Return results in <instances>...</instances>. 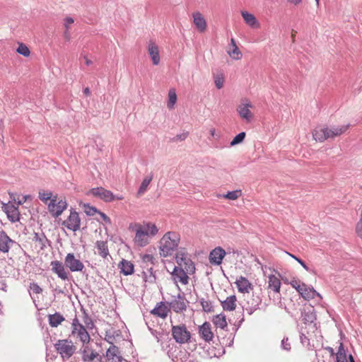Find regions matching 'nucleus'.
<instances>
[{"label":"nucleus","instance_id":"1","mask_svg":"<svg viewBox=\"0 0 362 362\" xmlns=\"http://www.w3.org/2000/svg\"><path fill=\"white\" fill-rule=\"evenodd\" d=\"M180 243V235L175 231L165 233L159 241L158 249L160 257L172 256L177 250Z\"/></svg>","mask_w":362,"mask_h":362},{"label":"nucleus","instance_id":"2","mask_svg":"<svg viewBox=\"0 0 362 362\" xmlns=\"http://www.w3.org/2000/svg\"><path fill=\"white\" fill-rule=\"evenodd\" d=\"M135 226L136 231L134 242L139 247H144L148 245L150 237L157 235L159 230L156 224L151 222H144L143 226L136 224Z\"/></svg>","mask_w":362,"mask_h":362},{"label":"nucleus","instance_id":"3","mask_svg":"<svg viewBox=\"0 0 362 362\" xmlns=\"http://www.w3.org/2000/svg\"><path fill=\"white\" fill-rule=\"evenodd\" d=\"M71 334L74 337L78 339L83 345L89 343L90 337L86 330V328L79 322L78 319L76 317L71 323Z\"/></svg>","mask_w":362,"mask_h":362},{"label":"nucleus","instance_id":"4","mask_svg":"<svg viewBox=\"0 0 362 362\" xmlns=\"http://www.w3.org/2000/svg\"><path fill=\"white\" fill-rule=\"evenodd\" d=\"M57 352L63 358H69L75 352L76 348L71 341L60 339L54 344Z\"/></svg>","mask_w":362,"mask_h":362},{"label":"nucleus","instance_id":"5","mask_svg":"<svg viewBox=\"0 0 362 362\" xmlns=\"http://www.w3.org/2000/svg\"><path fill=\"white\" fill-rule=\"evenodd\" d=\"M175 260L178 264V268H183L187 270L189 274H192L195 272V266L191 259L182 250L176 253Z\"/></svg>","mask_w":362,"mask_h":362},{"label":"nucleus","instance_id":"6","mask_svg":"<svg viewBox=\"0 0 362 362\" xmlns=\"http://www.w3.org/2000/svg\"><path fill=\"white\" fill-rule=\"evenodd\" d=\"M27 199V197H24L23 201H18L17 206H15L11 204H5L2 203V209L6 213L8 219L12 222L15 223L20 220V212L18 210V206L21 205L23 202H25Z\"/></svg>","mask_w":362,"mask_h":362},{"label":"nucleus","instance_id":"7","mask_svg":"<svg viewBox=\"0 0 362 362\" xmlns=\"http://www.w3.org/2000/svg\"><path fill=\"white\" fill-rule=\"evenodd\" d=\"M172 335L175 341L179 344L187 343L191 338V334L185 325L173 326Z\"/></svg>","mask_w":362,"mask_h":362},{"label":"nucleus","instance_id":"8","mask_svg":"<svg viewBox=\"0 0 362 362\" xmlns=\"http://www.w3.org/2000/svg\"><path fill=\"white\" fill-rule=\"evenodd\" d=\"M67 206L66 201L65 199L58 200L57 195L47 204L48 211L54 217L59 216L67 208Z\"/></svg>","mask_w":362,"mask_h":362},{"label":"nucleus","instance_id":"9","mask_svg":"<svg viewBox=\"0 0 362 362\" xmlns=\"http://www.w3.org/2000/svg\"><path fill=\"white\" fill-rule=\"evenodd\" d=\"M170 309L176 313H181L186 311L189 301L186 299L184 294L179 293L173 296L171 301L168 303Z\"/></svg>","mask_w":362,"mask_h":362},{"label":"nucleus","instance_id":"10","mask_svg":"<svg viewBox=\"0 0 362 362\" xmlns=\"http://www.w3.org/2000/svg\"><path fill=\"white\" fill-rule=\"evenodd\" d=\"M252 107V104L247 99L242 100L241 103L237 107V112L239 116L247 122H250L253 117V114L250 108Z\"/></svg>","mask_w":362,"mask_h":362},{"label":"nucleus","instance_id":"11","mask_svg":"<svg viewBox=\"0 0 362 362\" xmlns=\"http://www.w3.org/2000/svg\"><path fill=\"white\" fill-rule=\"evenodd\" d=\"M64 265L72 272H81L84 268L83 264L73 253L67 254L64 259Z\"/></svg>","mask_w":362,"mask_h":362},{"label":"nucleus","instance_id":"12","mask_svg":"<svg viewBox=\"0 0 362 362\" xmlns=\"http://www.w3.org/2000/svg\"><path fill=\"white\" fill-rule=\"evenodd\" d=\"M88 194H92L106 202H110L115 199V196L113 193L103 187L93 188L88 192Z\"/></svg>","mask_w":362,"mask_h":362},{"label":"nucleus","instance_id":"13","mask_svg":"<svg viewBox=\"0 0 362 362\" xmlns=\"http://www.w3.org/2000/svg\"><path fill=\"white\" fill-rule=\"evenodd\" d=\"M62 225L72 231L79 230L81 226V219L78 214L75 211L71 210L69 216L66 220L63 221Z\"/></svg>","mask_w":362,"mask_h":362},{"label":"nucleus","instance_id":"14","mask_svg":"<svg viewBox=\"0 0 362 362\" xmlns=\"http://www.w3.org/2000/svg\"><path fill=\"white\" fill-rule=\"evenodd\" d=\"M16 244V243L10 238L5 231L0 230V252L8 253Z\"/></svg>","mask_w":362,"mask_h":362},{"label":"nucleus","instance_id":"15","mask_svg":"<svg viewBox=\"0 0 362 362\" xmlns=\"http://www.w3.org/2000/svg\"><path fill=\"white\" fill-rule=\"evenodd\" d=\"M171 274L175 283L180 282L183 285L188 284L189 277L187 274H189V273L183 268H178L177 267H175Z\"/></svg>","mask_w":362,"mask_h":362},{"label":"nucleus","instance_id":"16","mask_svg":"<svg viewBox=\"0 0 362 362\" xmlns=\"http://www.w3.org/2000/svg\"><path fill=\"white\" fill-rule=\"evenodd\" d=\"M313 137L316 141L323 142L330 139L329 128L317 127L313 132Z\"/></svg>","mask_w":362,"mask_h":362},{"label":"nucleus","instance_id":"17","mask_svg":"<svg viewBox=\"0 0 362 362\" xmlns=\"http://www.w3.org/2000/svg\"><path fill=\"white\" fill-rule=\"evenodd\" d=\"M225 255L226 251L222 247H217L211 251L209 261L212 264L220 265Z\"/></svg>","mask_w":362,"mask_h":362},{"label":"nucleus","instance_id":"18","mask_svg":"<svg viewBox=\"0 0 362 362\" xmlns=\"http://www.w3.org/2000/svg\"><path fill=\"white\" fill-rule=\"evenodd\" d=\"M301 289L299 291V294L302 298H303L306 300H310L311 299L315 298L316 296L320 297L322 298V296L319 293H317L313 287L308 286L305 284H303V286H301Z\"/></svg>","mask_w":362,"mask_h":362},{"label":"nucleus","instance_id":"19","mask_svg":"<svg viewBox=\"0 0 362 362\" xmlns=\"http://www.w3.org/2000/svg\"><path fill=\"white\" fill-rule=\"evenodd\" d=\"M147 48L153 64L158 65L160 60L158 46L153 41H150L148 43Z\"/></svg>","mask_w":362,"mask_h":362},{"label":"nucleus","instance_id":"20","mask_svg":"<svg viewBox=\"0 0 362 362\" xmlns=\"http://www.w3.org/2000/svg\"><path fill=\"white\" fill-rule=\"evenodd\" d=\"M52 270L59 278L62 280L68 279V272L65 270L64 265L59 261H52L50 264Z\"/></svg>","mask_w":362,"mask_h":362},{"label":"nucleus","instance_id":"21","mask_svg":"<svg viewBox=\"0 0 362 362\" xmlns=\"http://www.w3.org/2000/svg\"><path fill=\"white\" fill-rule=\"evenodd\" d=\"M193 23L200 33L206 30V21L200 12H194L192 14Z\"/></svg>","mask_w":362,"mask_h":362},{"label":"nucleus","instance_id":"22","mask_svg":"<svg viewBox=\"0 0 362 362\" xmlns=\"http://www.w3.org/2000/svg\"><path fill=\"white\" fill-rule=\"evenodd\" d=\"M199 333L202 339L205 341H210L214 337V334L211 332V325L209 322H204L199 328Z\"/></svg>","mask_w":362,"mask_h":362},{"label":"nucleus","instance_id":"23","mask_svg":"<svg viewBox=\"0 0 362 362\" xmlns=\"http://www.w3.org/2000/svg\"><path fill=\"white\" fill-rule=\"evenodd\" d=\"M33 241L35 243V247L40 250H44L49 243L48 239L42 232L34 233Z\"/></svg>","mask_w":362,"mask_h":362},{"label":"nucleus","instance_id":"24","mask_svg":"<svg viewBox=\"0 0 362 362\" xmlns=\"http://www.w3.org/2000/svg\"><path fill=\"white\" fill-rule=\"evenodd\" d=\"M235 284L239 292L245 293H249L252 288V284L243 276H240L236 279Z\"/></svg>","mask_w":362,"mask_h":362},{"label":"nucleus","instance_id":"25","mask_svg":"<svg viewBox=\"0 0 362 362\" xmlns=\"http://www.w3.org/2000/svg\"><path fill=\"white\" fill-rule=\"evenodd\" d=\"M106 357L108 361L112 362H121L122 360L118 347L115 345H111L107 350Z\"/></svg>","mask_w":362,"mask_h":362},{"label":"nucleus","instance_id":"26","mask_svg":"<svg viewBox=\"0 0 362 362\" xmlns=\"http://www.w3.org/2000/svg\"><path fill=\"white\" fill-rule=\"evenodd\" d=\"M169 312L170 310L168 307L163 302H160L151 311V313L164 319L168 316Z\"/></svg>","mask_w":362,"mask_h":362},{"label":"nucleus","instance_id":"27","mask_svg":"<svg viewBox=\"0 0 362 362\" xmlns=\"http://www.w3.org/2000/svg\"><path fill=\"white\" fill-rule=\"evenodd\" d=\"M241 15L244 19L245 23L248 26L252 28H259L260 24L252 13H250L247 11H242Z\"/></svg>","mask_w":362,"mask_h":362},{"label":"nucleus","instance_id":"28","mask_svg":"<svg viewBox=\"0 0 362 362\" xmlns=\"http://www.w3.org/2000/svg\"><path fill=\"white\" fill-rule=\"evenodd\" d=\"M281 281L274 274L268 276V287L275 293H279L281 288Z\"/></svg>","mask_w":362,"mask_h":362},{"label":"nucleus","instance_id":"29","mask_svg":"<svg viewBox=\"0 0 362 362\" xmlns=\"http://www.w3.org/2000/svg\"><path fill=\"white\" fill-rule=\"evenodd\" d=\"M223 309L226 311L234 310L236 308V297L235 296H230L226 298L223 301H221Z\"/></svg>","mask_w":362,"mask_h":362},{"label":"nucleus","instance_id":"30","mask_svg":"<svg viewBox=\"0 0 362 362\" xmlns=\"http://www.w3.org/2000/svg\"><path fill=\"white\" fill-rule=\"evenodd\" d=\"M95 247L98 250V255L105 259L109 255V250L107 243L106 241L98 240L95 243Z\"/></svg>","mask_w":362,"mask_h":362},{"label":"nucleus","instance_id":"31","mask_svg":"<svg viewBox=\"0 0 362 362\" xmlns=\"http://www.w3.org/2000/svg\"><path fill=\"white\" fill-rule=\"evenodd\" d=\"M119 267L121 269V273L125 276L130 275L134 272V264L130 261L122 259Z\"/></svg>","mask_w":362,"mask_h":362},{"label":"nucleus","instance_id":"32","mask_svg":"<svg viewBox=\"0 0 362 362\" xmlns=\"http://www.w3.org/2000/svg\"><path fill=\"white\" fill-rule=\"evenodd\" d=\"M153 178V173H150L147 176H146L144 178V180L138 189V192H137V195L139 197L141 196L147 191L148 187L149 184L151 183V182L152 181Z\"/></svg>","mask_w":362,"mask_h":362},{"label":"nucleus","instance_id":"33","mask_svg":"<svg viewBox=\"0 0 362 362\" xmlns=\"http://www.w3.org/2000/svg\"><path fill=\"white\" fill-rule=\"evenodd\" d=\"M349 128V124H343L338 127H332L329 129L330 139H334L346 132Z\"/></svg>","mask_w":362,"mask_h":362},{"label":"nucleus","instance_id":"34","mask_svg":"<svg viewBox=\"0 0 362 362\" xmlns=\"http://www.w3.org/2000/svg\"><path fill=\"white\" fill-rule=\"evenodd\" d=\"M212 322L217 328L222 329H224L228 326L226 315L223 313L215 315L213 317Z\"/></svg>","mask_w":362,"mask_h":362},{"label":"nucleus","instance_id":"35","mask_svg":"<svg viewBox=\"0 0 362 362\" xmlns=\"http://www.w3.org/2000/svg\"><path fill=\"white\" fill-rule=\"evenodd\" d=\"M64 316L59 313H55L54 314L48 315L49 323L52 327H57L64 321Z\"/></svg>","mask_w":362,"mask_h":362},{"label":"nucleus","instance_id":"36","mask_svg":"<svg viewBox=\"0 0 362 362\" xmlns=\"http://www.w3.org/2000/svg\"><path fill=\"white\" fill-rule=\"evenodd\" d=\"M84 348L83 350V360L84 361H92L95 358H96L98 354L90 349L88 346L83 345Z\"/></svg>","mask_w":362,"mask_h":362},{"label":"nucleus","instance_id":"37","mask_svg":"<svg viewBox=\"0 0 362 362\" xmlns=\"http://www.w3.org/2000/svg\"><path fill=\"white\" fill-rule=\"evenodd\" d=\"M261 301L262 299L260 296L253 293L252 298L248 301V303L251 305L249 311L250 315L252 314V313L258 308Z\"/></svg>","mask_w":362,"mask_h":362},{"label":"nucleus","instance_id":"38","mask_svg":"<svg viewBox=\"0 0 362 362\" xmlns=\"http://www.w3.org/2000/svg\"><path fill=\"white\" fill-rule=\"evenodd\" d=\"M55 195H53L52 192L49 190H40L39 191V199L45 204H47L51 199H54Z\"/></svg>","mask_w":362,"mask_h":362},{"label":"nucleus","instance_id":"39","mask_svg":"<svg viewBox=\"0 0 362 362\" xmlns=\"http://www.w3.org/2000/svg\"><path fill=\"white\" fill-rule=\"evenodd\" d=\"M199 302L204 312L211 313L214 311V305L211 300L202 298Z\"/></svg>","mask_w":362,"mask_h":362},{"label":"nucleus","instance_id":"40","mask_svg":"<svg viewBox=\"0 0 362 362\" xmlns=\"http://www.w3.org/2000/svg\"><path fill=\"white\" fill-rule=\"evenodd\" d=\"M227 52L231 58L235 60L240 59L243 57V54L238 46L233 47L232 49H228Z\"/></svg>","mask_w":362,"mask_h":362},{"label":"nucleus","instance_id":"41","mask_svg":"<svg viewBox=\"0 0 362 362\" xmlns=\"http://www.w3.org/2000/svg\"><path fill=\"white\" fill-rule=\"evenodd\" d=\"M242 195L241 190H234L223 194L221 197L229 200H235Z\"/></svg>","mask_w":362,"mask_h":362},{"label":"nucleus","instance_id":"42","mask_svg":"<svg viewBox=\"0 0 362 362\" xmlns=\"http://www.w3.org/2000/svg\"><path fill=\"white\" fill-rule=\"evenodd\" d=\"M168 107L169 109H171L174 107L177 101V95L175 90H170L168 93Z\"/></svg>","mask_w":362,"mask_h":362},{"label":"nucleus","instance_id":"43","mask_svg":"<svg viewBox=\"0 0 362 362\" xmlns=\"http://www.w3.org/2000/svg\"><path fill=\"white\" fill-rule=\"evenodd\" d=\"M302 319L304 323H312L315 319V315L312 312H302Z\"/></svg>","mask_w":362,"mask_h":362},{"label":"nucleus","instance_id":"44","mask_svg":"<svg viewBox=\"0 0 362 362\" xmlns=\"http://www.w3.org/2000/svg\"><path fill=\"white\" fill-rule=\"evenodd\" d=\"M16 51L18 54H20L24 57H28L30 54V49H28V47L23 43H21L19 45Z\"/></svg>","mask_w":362,"mask_h":362},{"label":"nucleus","instance_id":"45","mask_svg":"<svg viewBox=\"0 0 362 362\" xmlns=\"http://www.w3.org/2000/svg\"><path fill=\"white\" fill-rule=\"evenodd\" d=\"M245 138V132H240L238 134H237L232 141L230 142V146H235L237 144H239L243 141V140Z\"/></svg>","mask_w":362,"mask_h":362},{"label":"nucleus","instance_id":"46","mask_svg":"<svg viewBox=\"0 0 362 362\" xmlns=\"http://www.w3.org/2000/svg\"><path fill=\"white\" fill-rule=\"evenodd\" d=\"M284 282H287L293 288H294L298 293L301 289V286L303 285L304 283H302L299 279H293L290 282H288L287 280H284Z\"/></svg>","mask_w":362,"mask_h":362},{"label":"nucleus","instance_id":"47","mask_svg":"<svg viewBox=\"0 0 362 362\" xmlns=\"http://www.w3.org/2000/svg\"><path fill=\"white\" fill-rule=\"evenodd\" d=\"M83 322L85 323L87 328H93V322L91 318L88 315V314L85 311L83 312Z\"/></svg>","mask_w":362,"mask_h":362},{"label":"nucleus","instance_id":"48","mask_svg":"<svg viewBox=\"0 0 362 362\" xmlns=\"http://www.w3.org/2000/svg\"><path fill=\"white\" fill-rule=\"evenodd\" d=\"M281 347L282 349L289 351L291 349L288 337H284L281 340Z\"/></svg>","mask_w":362,"mask_h":362},{"label":"nucleus","instance_id":"49","mask_svg":"<svg viewBox=\"0 0 362 362\" xmlns=\"http://www.w3.org/2000/svg\"><path fill=\"white\" fill-rule=\"evenodd\" d=\"M215 86L218 89H221L223 86L224 78L221 76H216L214 79Z\"/></svg>","mask_w":362,"mask_h":362},{"label":"nucleus","instance_id":"50","mask_svg":"<svg viewBox=\"0 0 362 362\" xmlns=\"http://www.w3.org/2000/svg\"><path fill=\"white\" fill-rule=\"evenodd\" d=\"M30 289L35 293L39 294L42 292V289L37 283H32L30 285Z\"/></svg>","mask_w":362,"mask_h":362},{"label":"nucleus","instance_id":"51","mask_svg":"<svg viewBox=\"0 0 362 362\" xmlns=\"http://www.w3.org/2000/svg\"><path fill=\"white\" fill-rule=\"evenodd\" d=\"M85 207L86 213L88 216H93L95 213L98 212L95 207L90 206L89 205H85Z\"/></svg>","mask_w":362,"mask_h":362},{"label":"nucleus","instance_id":"52","mask_svg":"<svg viewBox=\"0 0 362 362\" xmlns=\"http://www.w3.org/2000/svg\"><path fill=\"white\" fill-rule=\"evenodd\" d=\"M356 233L357 235L362 239V218H361L359 221L356 224Z\"/></svg>","mask_w":362,"mask_h":362},{"label":"nucleus","instance_id":"53","mask_svg":"<svg viewBox=\"0 0 362 362\" xmlns=\"http://www.w3.org/2000/svg\"><path fill=\"white\" fill-rule=\"evenodd\" d=\"M187 136H188V133L187 132H184V133H182V134L176 135L173 139V141H184V140H185L187 139Z\"/></svg>","mask_w":362,"mask_h":362},{"label":"nucleus","instance_id":"54","mask_svg":"<svg viewBox=\"0 0 362 362\" xmlns=\"http://www.w3.org/2000/svg\"><path fill=\"white\" fill-rule=\"evenodd\" d=\"M74 22V21L73 18H71V17L65 18L64 25V27L66 28V29L69 30V26L71 24H73Z\"/></svg>","mask_w":362,"mask_h":362},{"label":"nucleus","instance_id":"55","mask_svg":"<svg viewBox=\"0 0 362 362\" xmlns=\"http://www.w3.org/2000/svg\"><path fill=\"white\" fill-rule=\"evenodd\" d=\"M337 362H347L346 354L343 355L336 354Z\"/></svg>","mask_w":362,"mask_h":362},{"label":"nucleus","instance_id":"56","mask_svg":"<svg viewBox=\"0 0 362 362\" xmlns=\"http://www.w3.org/2000/svg\"><path fill=\"white\" fill-rule=\"evenodd\" d=\"M114 339H115V337H114L113 335H112L110 334H108V333H106L105 337V341H107L111 345H114L113 344Z\"/></svg>","mask_w":362,"mask_h":362},{"label":"nucleus","instance_id":"57","mask_svg":"<svg viewBox=\"0 0 362 362\" xmlns=\"http://www.w3.org/2000/svg\"><path fill=\"white\" fill-rule=\"evenodd\" d=\"M296 260L308 272H311V269L306 265V264L300 258H296Z\"/></svg>","mask_w":362,"mask_h":362},{"label":"nucleus","instance_id":"58","mask_svg":"<svg viewBox=\"0 0 362 362\" xmlns=\"http://www.w3.org/2000/svg\"><path fill=\"white\" fill-rule=\"evenodd\" d=\"M100 214V215L101 216L103 220L107 223H111V221H110V218L106 215L103 212H98Z\"/></svg>","mask_w":362,"mask_h":362},{"label":"nucleus","instance_id":"59","mask_svg":"<svg viewBox=\"0 0 362 362\" xmlns=\"http://www.w3.org/2000/svg\"><path fill=\"white\" fill-rule=\"evenodd\" d=\"M337 354H339V355L346 354V351L344 349V345L342 343H340V345L339 346L338 351H337Z\"/></svg>","mask_w":362,"mask_h":362},{"label":"nucleus","instance_id":"60","mask_svg":"<svg viewBox=\"0 0 362 362\" xmlns=\"http://www.w3.org/2000/svg\"><path fill=\"white\" fill-rule=\"evenodd\" d=\"M153 259V256H152V255H144V257H143V260H144V262H152Z\"/></svg>","mask_w":362,"mask_h":362},{"label":"nucleus","instance_id":"61","mask_svg":"<svg viewBox=\"0 0 362 362\" xmlns=\"http://www.w3.org/2000/svg\"><path fill=\"white\" fill-rule=\"evenodd\" d=\"M300 339L302 344H305V342H308L309 341L308 337L304 334H301L300 335Z\"/></svg>","mask_w":362,"mask_h":362},{"label":"nucleus","instance_id":"62","mask_svg":"<svg viewBox=\"0 0 362 362\" xmlns=\"http://www.w3.org/2000/svg\"><path fill=\"white\" fill-rule=\"evenodd\" d=\"M64 37L66 40H67V41L70 40L71 35H70L69 30L66 29V30L64 33Z\"/></svg>","mask_w":362,"mask_h":362},{"label":"nucleus","instance_id":"63","mask_svg":"<svg viewBox=\"0 0 362 362\" xmlns=\"http://www.w3.org/2000/svg\"><path fill=\"white\" fill-rule=\"evenodd\" d=\"M287 1L289 3L294 4V5H298L302 1V0H287Z\"/></svg>","mask_w":362,"mask_h":362},{"label":"nucleus","instance_id":"64","mask_svg":"<svg viewBox=\"0 0 362 362\" xmlns=\"http://www.w3.org/2000/svg\"><path fill=\"white\" fill-rule=\"evenodd\" d=\"M83 93L86 95H89L90 93V89L88 88H86L84 90H83Z\"/></svg>","mask_w":362,"mask_h":362}]
</instances>
